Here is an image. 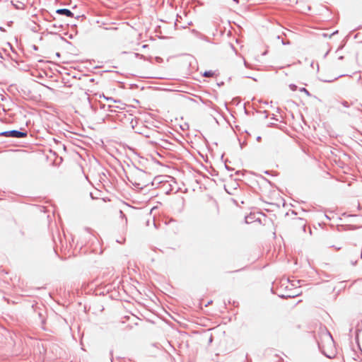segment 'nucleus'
<instances>
[{
  "mask_svg": "<svg viewBox=\"0 0 362 362\" xmlns=\"http://www.w3.org/2000/svg\"><path fill=\"white\" fill-rule=\"evenodd\" d=\"M291 89H292L293 90H296V86H294V85H293V86H291Z\"/></svg>",
  "mask_w": 362,
  "mask_h": 362,
  "instance_id": "obj_7",
  "label": "nucleus"
},
{
  "mask_svg": "<svg viewBox=\"0 0 362 362\" xmlns=\"http://www.w3.org/2000/svg\"><path fill=\"white\" fill-rule=\"evenodd\" d=\"M2 134L6 136H11V137H16V138L25 137L27 135L26 133L16 131V130L5 132Z\"/></svg>",
  "mask_w": 362,
  "mask_h": 362,
  "instance_id": "obj_3",
  "label": "nucleus"
},
{
  "mask_svg": "<svg viewBox=\"0 0 362 362\" xmlns=\"http://www.w3.org/2000/svg\"><path fill=\"white\" fill-rule=\"evenodd\" d=\"M57 13H59V14H61V15H65V16H66L68 17H73L74 16L73 13L70 10L66 9V8L58 9V10H57Z\"/></svg>",
  "mask_w": 362,
  "mask_h": 362,
  "instance_id": "obj_4",
  "label": "nucleus"
},
{
  "mask_svg": "<svg viewBox=\"0 0 362 362\" xmlns=\"http://www.w3.org/2000/svg\"><path fill=\"white\" fill-rule=\"evenodd\" d=\"M234 1H236V2H238V0H234Z\"/></svg>",
  "mask_w": 362,
  "mask_h": 362,
  "instance_id": "obj_9",
  "label": "nucleus"
},
{
  "mask_svg": "<svg viewBox=\"0 0 362 362\" xmlns=\"http://www.w3.org/2000/svg\"><path fill=\"white\" fill-rule=\"evenodd\" d=\"M129 179L133 185L137 187H142L146 183V174L141 170H136L131 175Z\"/></svg>",
  "mask_w": 362,
  "mask_h": 362,
  "instance_id": "obj_1",
  "label": "nucleus"
},
{
  "mask_svg": "<svg viewBox=\"0 0 362 362\" xmlns=\"http://www.w3.org/2000/svg\"><path fill=\"white\" fill-rule=\"evenodd\" d=\"M12 4L17 9H25L28 6H33L34 0H11Z\"/></svg>",
  "mask_w": 362,
  "mask_h": 362,
  "instance_id": "obj_2",
  "label": "nucleus"
},
{
  "mask_svg": "<svg viewBox=\"0 0 362 362\" xmlns=\"http://www.w3.org/2000/svg\"><path fill=\"white\" fill-rule=\"evenodd\" d=\"M214 75V73L211 72V71H206L204 74V76H207V77H211V76H213Z\"/></svg>",
  "mask_w": 362,
  "mask_h": 362,
  "instance_id": "obj_6",
  "label": "nucleus"
},
{
  "mask_svg": "<svg viewBox=\"0 0 362 362\" xmlns=\"http://www.w3.org/2000/svg\"><path fill=\"white\" fill-rule=\"evenodd\" d=\"M303 91H305L307 92L306 89L305 88H303Z\"/></svg>",
  "mask_w": 362,
  "mask_h": 362,
  "instance_id": "obj_8",
  "label": "nucleus"
},
{
  "mask_svg": "<svg viewBox=\"0 0 362 362\" xmlns=\"http://www.w3.org/2000/svg\"><path fill=\"white\" fill-rule=\"evenodd\" d=\"M105 200L104 199H98L97 202V206L100 208H103V205L105 204Z\"/></svg>",
  "mask_w": 362,
  "mask_h": 362,
  "instance_id": "obj_5",
  "label": "nucleus"
}]
</instances>
